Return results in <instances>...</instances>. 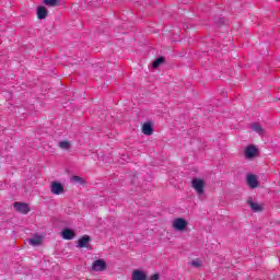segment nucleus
I'll use <instances>...</instances> for the list:
<instances>
[{"instance_id":"nucleus-4","label":"nucleus","mask_w":280,"mask_h":280,"mask_svg":"<svg viewBox=\"0 0 280 280\" xmlns=\"http://www.w3.org/2000/svg\"><path fill=\"white\" fill-rule=\"evenodd\" d=\"M50 191L54 196H60V194H65V186L60 182H52L50 184Z\"/></svg>"},{"instance_id":"nucleus-17","label":"nucleus","mask_w":280,"mask_h":280,"mask_svg":"<svg viewBox=\"0 0 280 280\" xmlns=\"http://www.w3.org/2000/svg\"><path fill=\"white\" fill-rule=\"evenodd\" d=\"M48 8H58L60 5V0H43Z\"/></svg>"},{"instance_id":"nucleus-7","label":"nucleus","mask_w":280,"mask_h":280,"mask_svg":"<svg viewBox=\"0 0 280 280\" xmlns=\"http://www.w3.org/2000/svg\"><path fill=\"white\" fill-rule=\"evenodd\" d=\"M92 270H94L95 272H102L106 270V261H104V259L95 260L92 265Z\"/></svg>"},{"instance_id":"nucleus-1","label":"nucleus","mask_w":280,"mask_h":280,"mask_svg":"<svg viewBox=\"0 0 280 280\" xmlns=\"http://www.w3.org/2000/svg\"><path fill=\"white\" fill-rule=\"evenodd\" d=\"M191 187H192V189H195L197 195L203 196L205 189L207 187V182H205V179H202L200 177H194L191 179Z\"/></svg>"},{"instance_id":"nucleus-9","label":"nucleus","mask_w":280,"mask_h":280,"mask_svg":"<svg viewBox=\"0 0 280 280\" xmlns=\"http://www.w3.org/2000/svg\"><path fill=\"white\" fill-rule=\"evenodd\" d=\"M36 14H37V19H39V21H43L45 20L46 16H48L49 11H47V7L39 5L36 9Z\"/></svg>"},{"instance_id":"nucleus-15","label":"nucleus","mask_w":280,"mask_h":280,"mask_svg":"<svg viewBox=\"0 0 280 280\" xmlns=\"http://www.w3.org/2000/svg\"><path fill=\"white\" fill-rule=\"evenodd\" d=\"M165 62V57L161 56L158 57L153 62L151 63L152 69H159L162 65Z\"/></svg>"},{"instance_id":"nucleus-16","label":"nucleus","mask_w":280,"mask_h":280,"mask_svg":"<svg viewBox=\"0 0 280 280\" xmlns=\"http://www.w3.org/2000/svg\"><path fill=\"white\" fill-rule=\"evenodd\" d=\"M31 246H40L43 244V237L35 235L33 238H28Z\"/></svg>"},{"instance_id":"nucleus-5","label":"nucleus","mask_w":280,"mask_h":280,"mask_svg":"<svg viewBox=\"0 0 280 280\" xmlns=\"http://www.w3.org/2000/svg\"><path fill=\"white\" fill-rule=\"evenodd\" d=\"M13 209H15V211H18L19 213H23V215H27L30 211V206L25 202L15 201L13 203Z\"/></svg>"},{"instance_id":"nucleus-3","label":"nucleus","mask_w":280,"mask_h":280,"mask_svg":"<svg viewBox=\"0 0 280 280\" xmlns=\"http://www.w3.org/2000/svg\"><path fill=\"white\" fill-rule=\"evenodd\" d=\"M246 183L250 189H257V187H261V183H259V178L255 174H247Z\"/></svg>"},{"instance_id":"nucleus-11","label":"nucleus","mask_w":280,"mask_h":280,"mask_svg":"<svg viewBox=\"0 0 280 280\" xmlns=\"http://www.w3.org/2000/svg\"><path fill=\"white\" fill-rule=\"evenodd\" d=\"M89 242H91V236L89 235H83L81 238L78 241V246L79 248H89Z\"/></svg>"},{"instance_id":"nucleus-19","label":"nucleus","mask_w":280,"mask_h":280,"mask_svg":"<svg viewBox=\"0 0 280 280\" xmlns=\"http://www.w3.org/2000/svg\"><path fill=\"white\" fill-rule=\"evenodd\" d=\"M71 180H73V183H78L79 185H84V183H86V182L84 180V178H82V177H80V176H78V175H73L72 178H71Z\"/></svg>"},{"instance_id":"nucleus-10","label":"nucleus","mask_w":280,"mask_h":280,"mask_svg":"<svg viewBox=\"0 0 280 280\" xmlns=\"http://www.w3.org/2000/svg\"><path fill=\"white\" fill-rule=\"evenodd\" d=\"M75 231L69 229V228H66L61 231V237L63 240H73V237H75Z\"/></svg>"},{"instance_id":"nucleus-22","label":"nucleus","mask_w":280,"mask_h":280,"mask_svg":"<svg viewBox=\"0 0 280 280\" xmlns=\"http://www.w3.org/2000/svg\"><path fill=\"white\" fill-rule=\"evenodd\" d=\"M219 23H220L221 25H223V24H224V19H220V20H219Z\"/></svg>"},{"instance_id":"nucleus-6","label":"nucleus","mask_w":280,"mask_h":280,"mask_svg":"<svg viewBox=\"0 0 280 280\" xmlns=\"http://www.w3.org/2000/svg\"><path fill=\"white\" fill-rule=\"evenodd\" d=\"M259 153V149H257V147L249 144L245 148V158L246 159H255V156H257V154Z\"/></svg>"},{"instance_id":"nucleus-23","label":"nucleus","mask_w":280,"mask_h":280,"mask_svg":"<svg viewBox=\"0 0 280 280\" xmlns=\"http://www.w3.org/2000/svg\"><path fill=\"white\" fill-rule=\"evenodd\" d=\"M135 178H137V177L133 176V178L131 179V185H135Z\"/></svg>"},{"instance_id":"nucleus-18","label":"nucleus","mask_w":280,"mask_h":280,"mask_svg":"<svg viewBox=\"0 0 280 280\" xmlns=\"http://www.w3.org/2000/svg\"><path fill=\"white\" fill-rule=\"evenodd\" d=\"M59 148H61V150H71V142H69L67 140L60 141Z\"/></svg>"},{"instance_id":"nucleus-12","label":"nucleus","mask_w":280,"mask_h":280,"mask_svg":"<svg viewBox=\"0 0 280 280\" xmlns=\"http://www.w3.org/2000/svg\"><path fill=\"white\" fill-rule=\"evenodd\" d=\"M247 205H248V207H250V209H253L256 213H257V212H260V211H264V207H261L259 203L253 201L252 198H249V199L247 200Z\"/></svg>"},{"instance_id":"nucleus-20","label":"nucleus","mask_w":280,"mask_h":280,"mask_svg":"<svg viewBox=\"0 0 280 280\" xmlns=\"http://www.w3.org/2000/svg\"><path fill=\"white\" fill-rule=\"evenodd\" d=\"M149 280H161V275L154 273L151 276V278Z\"/></svg>"},{"instance_id":"nucleus-21","label":"nucleus","mask_w":280,"mask_h":280,"mask_svg":"<svg viewBox=\"0 0 280 280\" xmlns=\"http://www.w3.org/2000/svg\"><path fill=\"white\" fill-rule=\"evenodd\" d=\"M191 266H194V268H200V261L199 260H192Z\"/></svg>"},{"instance_id":"nucleus-14","label":"nucleus","mask_w":280,"mask_h":280,"mask_svg":"<svg viewBox=\"0 0 280 280\" xmlns=\"http://www.w3.org/2000/svg\"><path fill=\"white\" fill-rule=\"evenodd\" d=\"M250 128L254 130V132H257V135L261 136L266 133V129H264L259 122H253Z\"/></svg>"},{"instance_id":"nucleus-2","label":"nucleus","mask_w":280,"mask_h":280,"mask_svg":"<svg viewBox=\"0 0 280 280\" xmlns=\"http://www.w3.org/2000/svg\"><path fill=\"white\" fill-rule=\"evenodd\" d=\"M189 222H187L186 219H183V218H177L173 221V229L175 231H179V232H183V231H186L187 230V226H188Z\"/></svg>"},{"instance_id":"nucleus-13","label":"nucleus","mask_w":280,"mask_h":280,"mask_svg":"<svg viewBox=\"0 0 280 280\" xmlns=\"http://www.w3.org/2000/svg\"><path fill=\"white\" fill-rule=\"evenodd\" d=\"M142 132L143 135H147L148 137H150V135L154 132V128H152V122H144L142 125Z\"/></svg>"},{"instance_id":"nucleus-8","label":"nucleus","mask_w":280,"mask_h":280,"mask_svg":"<svg viewBox=\"0 0 280 280\" xmlns=\"http://www.w3.org/2000/svg\"><path fill=\"white\" fill-rule=\"evenodd\" d=\"M131 280H148V275L140 269H135L131 273Z\"/></svg>"}]
</instances>
